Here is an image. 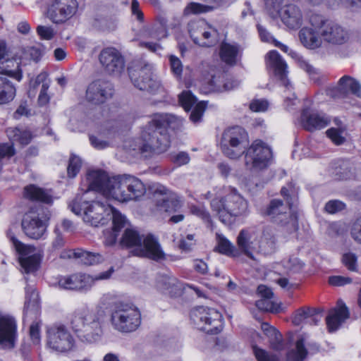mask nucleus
<instances>
[{"label": "nucleus", "instance_id": "nucleus-5", "mask_svg": "<svg viewBox=\"0 0 361 361\" xmlns=\"http://www.w3.org/2000/svg\"><path fill=\"white\" fill-rule=\"evenodd\" d=\"M121 245L123 247L133 248V252L136 256L156 261L164 258V253L157 239L151 234L141 236L137 231L127 228L121 238Z\"/></svg>", "mask_w": 361, "mask_h": 361}, {"label": "nucleus", "instance_id": "nucleus-3", "mask_svg": "<svg viewBox=\"0 0 361 361\" xmlns=\"http://www.w3.org/2000/svg\"><path fill=\"white\" fill-rule=\"evenodd\" d=\"M211 207L225 224L231 223V218L245 215L247 212V201L231 186L223 187L218 197L212 200Z\"/></svg>", "mask_w": 361, "mask_h": 361}, {"label": "nucleus", "instance_id": "nucleus-14", "mask_svg": "<svg viewBox=\"0 0 361 361\" xmlns=\"http://www.w3.org/2000/svg\"><path fill=\"white\" fill-rule=\"evenodd\" d=\"M113 180V176L109 177L108 174L102 169H89L86 173L85 179L83 183L87 188L85 189L83 195H87L90 191H95L106 199H112L113 188L110 182Z\"/></svg>", "mask_w": 361, "mask_h": 361}, {"label": "nucleus", "instance_id": "nucleus-24", "mask_svg": "<svg viewBox=\"0 0 361 361\" xmlns=\"http://www.w3.org/2000/svg\"><path fill=\"white\" fill-rule=\"evenodd\" d=\"M23 232L32 239L41 238L47 231V224L35 210L31 209L23 216L21 222Z\"/></svg>", "mask_w": 361, "mask_h": 361}, {"label": "nucleus", "instance_id": "nucleus-39", "mask_svg": "<svg viewBox=\"0 0 361 361\" xmlns=\"http://www.w3.org/2000/svg\"><path fill=\"white\" fill-rule=\"evenodd\" d=\"M2 73L18 80H22L23 73L20 68V59L18 58L7 59L1 63Z\"/></svg>", "mask_w": 361, "mask_h": 361}, {"label": "nucleus", "instance_id": "nucleus-64", "mask_svg": "<svg viewBox=\"0 0 361 361\" xmlns=\"http://www.w3.org/2000/svg\"><path fill=\"white\" fill-rule=\"evenodd\" d=\"M351 235L355 241L361 243V217L353 224L351 228Z\"/></svg>", "mask_w": 361, "mask_h": 361}, {"label": "nucleus", "instance_id": "nucleus-56", "mask_svg": "<svg viewBox=\"0 0 361 361\" xmlns=\"http://www.w3.org/2000/svg\"><path fill=\"white\" fill-rule=\"evenodd\" d=\"M257 307L263 311L276 312L278 307L276 304L271 300V298H261L256 302Z\"/></svg>", "mask_w": 361, "mask_h": 361}, {"label": "nucleus", "instance_id": "nucleus-32", "mask_svg": "<svg viewBox=\"0 0 361 361\" xmlns=\"http://www.w3.org/2000/svg\"><path fill=\"white\" fill-rule=\"evenodd\" d=\"M114 271V268L111 267L107 271L101 272L94 276L86 274H77V281H78L77 282V290H87L92 287L95 281L109 279Z\"/></svg>", "mask_w": 361, "mask_h": 361}, {"label": "nucleus", "instance_id": "nucleus-63", "mask_svg": "<svg viewBox=\"0 0 361 361\" xmlns=\"http://www.w3.org/2000/svg\"><path fill=\"white\" fill-rule=\"evenodd\" d=\"M269 106V102L265 99H254L250 104V109L255 112L265 111Z\"/></svg>", "mask_w": 361, "mask_h": 361}, {"label": "nucleus", "instance_id": "nucleus-16", "mask_svg": "<svg viewBox=\"0 0 361 361\" xmlns=\"http://www.w3.org/2000/svg\"><path fill=\"white\" fill-rule=\"evenodd\" d=\"M188 31L194 43L202 47H212L219 40L217 30L204 20L191 21Z\"/></svg>", "mask_w": 361, "mask_h": 361}, {"label": "nucleus", "instance_id": "nucleus-7", "mask_svg": "<svg viewBox=\"0 0 361 361\" xmlns=\"http://www.w3.org/2000/svg\"><path fill=\"white\" fill-rule=\"evenodd\" d=\"M281 192L287 204H285L281 200L274 199L271 201L266 214L270 216L273 222L285 227L286 231L291 233L298 229V217L292 209L293 202L290 197L288 190L283 187L281 188Z\"/></svg>", "mask_w": 361, "mask_h": 361}, {"label": "nucleus", "instance_id": "nucleus-12", "mask_svg": "<svg viewBox=\"0 0 361 361\" xmlns=\"http://www.w3.org/2000/svg\"><path fill=\"white\" fill-rule=\"evenodd\" d=\"M47 345L54 351L66 353L73 348L75 339L66 326L55 324L47 328Z\"/></svg>", "mask_w": 361, "mask_h": 361}, {"label": "nucleus", "instance_id": "nucleus-41", "mask_svg": "<svg viewBox=\"0 0 361 361\" xmlns=\"http://www.w3.org/2000/svg\"><path fill=\"white\" fill-rule=\"evenodd\" d=\"M261 329L264 335L269 338L273 349L278 351L283 349L282 335L275 327L270 326L268 323L264 322L261 324Z\"/></svg>", "mask_w": 361, "mask_h": 361}, {"label": "nucleus", "instance_id": "nucleus-50", "mask_svg": "<svg viewBox=\"0 0 361 361\" xmlns=\"http://www.w3.org/2000/svg\"><path fill=\"white\" fill-rule=\"evenodd\" d=\"M81 166V159L75 155H71L67 168L68 176L71 178H75L79 173Z\"/></svg>", "mask_w": 361, "mask_h": 361}, {"label": "nucleus", "instance_id": "nucleus-22", "mask_svg": "<svg viewBox=\"0 0 361 361\" xmlns=\"http://www.w3.org/2000/svg\"><path fill=\"white\" fill-rule=\"evenodd\" d=\"M18 338L17 322L9 314L0 315V349L14 348Z\"/></svg>", "mask_w": 361, "mask_h": 361}, {"label": "nucleus", "instance_id": "nucleus-19", "mask_svg": "<svg viewBox=\"0 0 361 361\" xmlns=\"http://www.w3.org/2000/svg\"><path fill=\"white\" fill-rule=\"evenodd\" d=\"M157 288L171 298L182 295L187 288L192 289L198 297H204L201 290L193 285L184 283L172 275H161L157 279Z\"/></svg>", "mask_w": 361, "mask_h": 361}, {"label": "nucleus", "instance_id": "nucleus-26", "mask_svg": "<svg viewBox=\"0 0 361 361\" xmlns=\"http://www.w3.org/2000/svg\"><path fill=\"white\" fill-rule=\"evenodd\" d=\"M114 93L111 83L102 80H97L91 82L86 90V99L94 104L105 102L111 98Z\"/></svg>", "mask_w": 361, "mask_h": 361}, {"label": "nucleus", "instance_id": "nucleus-33", "mask_svg": "<svg viewBox=\"0 0 361 361\" xmlns=\"http://www.w3.org/2000/svg\"><path fill=\"white\" fill-rule=\"evenodd\" d=\"M274 45L279 47L281 51L290 55L291 57L297 61L300 68L306 71L312 80H317V76L319 75L317 70L314 68L311 64H310L308 61H306L302 56H301L297 52L290 50L286 45L277 40H274Z\"/></svg>", "mask_w": 361, "mask_h": 361}, {"label": "nucleus", "instance_id": "nucleus-18", "mask_svg": "<svg viewBox=\"0 0 361 361\" xmlns=\"http://www.w3.org/2000/svg\"><path fill=\"white\" fill-rule=\"evenodd\" d=\"M129 75L134 86L140 90H146L152 94L161 92L164 90L160 81L153 74L150 65H145L137 71H129Z\"/></svg>", "mask_w": 361, "mask_h": 361}, {"label": "nucleus", "instance_id": "nucleus-6", "mask_svg": "<svg viewBox=\"0 0 361 361\" xmlns=\"http://www.w3.org/2000/svg\"><path fill=\"white\" fill-rule=\"evenodd\" d=\"M113 188L112 199L119 202L139 200L146 193V187L138 178L128 175L113 176L110 182Z\"/></svg>", "mask_w": 361, "mask_h": 361}, {"label": "nucleus", "instance_id": "nucleus-23", "mask_svg": "<svg viewBox=\"0 0 361 361\" xmlns=\"http://www.w3.org/2000/svg\"><path fill=\"white\" fill-rule=\"evenodd\" d=\"M99 61L106 71L113 75H120L125 68L123 56L113 47L106 48L101 51Z\"/></svg>", "mask_w": 361, "mask_h": 361}, {"label": "nucleus", "instance_id": "nucleus-52", "mask_svg": "<svg viewBox=\"0 0 361 361\" xmlns=\"http://www.w3.org/2000/svg\"><path fill=\"white\" fill-rule=\"evenodd\" d=\"M127 224V220L125 218V222L122 226L118 228H115L114 224H113V229L111 231H106L104 233V243L106 246L113 245L117 239L118 235V233L121 228H123Z\"/></svg>", "mask_w": 361, "mask_h": 361}, {"label": "nucleus", "instance_id": "nucleus-4", "mask_svg": "<svg viewBox=\"0 0 361 361\" xmlns=\"http://www.w3.org/2000/svg\"><path fill=\"white\" fill-rule=\"evenodd\" d=\"M104 311L102 313L78 310L71 319V326L78 338L84 343H96L103 336Z\"/></svg>", "mask_w": 361, "mask_h": 361}, {"label": "nucleus", "instance_id": "nucleus-47", "mask_svg": "<svg viewBox=\"0 0 361 361\" xmlns=\"http://www.w3.org/2000/svg\"><path fill=\"white\" fill-rule=\"evenodd\" d=\"M78 259L87 265H93L104 261V257L99 253L91 252L80 249Z\"/></svg>", "mask_w": 361, "mask_h": 361}, {"label": "nucleus", "instance_id": "nucleus-54", "mask_svg": "<svg viewBox=\"0 0 361 361\" xmlns=\"http://www.w3.org/2000/svg\"><path fill=\"white\" fill-rule=\"evenodd\" d=\"M116 296L112 293H106L104 294L97 305V312H99L100 313L104 311V315L105 314V310L108 309L115 301Z\"/></svg>", "mask_w": 361, "mask_h": 361}, {"label": "nucleus", "instance_id": "nucleus-27", "mask_svg": "<svg viewBox=\"0 0 361 361\" xmlns=\"http://www.w3.org/2000/svg\"><path fill=\"white\" fill-rule=\"evenodd\" d=\"M178 100L181 106L186 111L194 107L190 116V119L192 123H197L201 121L207 106L204 102H197L196 97L190 90L183 91L179 94Z\"/></svg>", "mask_w": 361, "mask_h": 361}, {"label": "nucleus", "instance_id": "nucleus-30", "mask_svg": "<svg viewBox=\"0 0 361 361\" xmlns=\"http://www.w3.org/2000/svg\"><path fill=\"white\" fill-rule=\"evenodd\" d=\"M349 317V311L344 302L338 300L334 308L331 309L326 317V324L330 332L339 329L343 322Z\"/></svg>", "mask_w": 361, "mask_h": 361}, {"label": "nucleus", "instance_id": "nucleus-21", "mask_svg": "<svg viewBox=\"0 0 361 361\" xmlns=\"http://www.w3.org/2000/svg\"><path fill=\"white\" fill-rule=\"evenodd\" d=\"M78 8L76 0H54L48 10V16L54 23H63L75 15Z\"/></svg>", "mask_w": 361, "mask_h": 361}, {"label": "nucleus", "instance_id": "nucleus-51", "mask_svg": "<svg viewBox=\"0 0 361 361\" xmlns=\"http://www.w3.org/2000/svg\"><path fill=\"white\" fill-rule=\"evenodd\" d=\"M328 137L336 145L343 144L345 140V130L340 128H331L326 131Z\"/></svg>", "mask_w": 361, "mask_h": 361}, {"label": "nucleus", "instance_id": "nucleus-17", "mask_svg": "<svg viewBox=\"0 0 361 361\" xmlns=\"http://www.w3.org/2000/svg\"><path fill=\"white\" fill-rule=\"evenodd\" d=\"M154 192L155 197L154 213L176 212L183 206L182 198L164 185H156Z\"/></svg>", "mask_w": 361, "mask_h": 361}, {"label": "nucleus", "instance_id": "nucleus-37", "mask_svg": "<svg viewBox=\"0 0 361 361\" xmlns=\"http://www.w3.org/2000/svg\"><path fill=\"white\" fill-rule=\"evenodd\" d=\"M321 37L313 27H304L299 32L301 43L310 49H315L322 45Z\"/></svg>", "mask_w": 361, "mask_h": 361}, {"label": "nucleus", "instance_id": "nucleus-40", "mask_svg": "<svg viewBox=\"0 0 361 361\" xmlns=\"http://www.w3.org/2000/svg\"><path fill=\"white\" fill-rule=\"evenodd\" d=\"M6 135L11 141L21 145L29 144L33 137L31 132L24 127L8 128Z\"/></svg>", "mask_w": 361, "mask_h": 361}, {"label": "nucleus", "instance_id": "nucleus-35", "mask_svg": "<svg viewBox=\"0 0 361 361\" xmlns=\"http://www.w3.org/2000/svg\"><path fill=\"white\" fill-rule=\"evenodd\" d=\"M141 37L144 39L160 40L167 36V23L164 18L152 25L147 26L141 30Z\"/></svg>", "mask_w": 361, "mask_h": 361}, {"label": "nucleus", "instance_id": "nucleus-9", "mask_svg": "<svg viewBox=\"0 0 361 361\" xmlns=\"http://www.w3.org/2000/svg\"><path fill=\"white\" fill-rule=\"evenodd\" d=\"M267 65L268 68L273 72L274 76L284 86L286 89L283 95L284 104L288 110H291L293 106L298 103V99L292 92L293 87L287 78L286 63L281 59L278 51L273 50L267 54Z\"/></svg>", "mask_w": 361, "mask_h": 361}, {"label": "nucleus", "instance_id": "nucleus-34", "mask_svg": "<svg viewBox=\"0 0 361 361\" xmlns=\"http://www.w3.org/2000/svg\"><path fill=\"white\" fill-rule=\"evenodd\" d=\"M23 312L26 317H36L39 314V295L33 286H27L25 287V300Z\"/></svg>", "mask_w": 361, "mask_h": 361}, {"label": "nucleus", "instance_id": "nucleus-2", "mask_svg": "<svg viewBox=\"0 0 361 361\" xmlns=\"http://www.w3.org/2000/svg\"><path fill=\"white\" fill-rule=\"evenodd\" d=\"M70 209L76 215L82 216L83 221L92 226H103L112 219L115 228L125 222V216L110 204L99 201H88L85 195H78L68 204Z\"/></svg>", "mask_w": 361, "mask_h": 361}, {"label": "nucleus", "instance_id": "nucleus-62", "mask_svg": "<svg viewBox=\"0 0 361 361\" xmlns=\"http://www.w3.org/2000/svg\"><path fill=\"white\" fill-rule=\"evenodd\" d=\"M37 32L40 39L44 40H50L54 35V31L51 27L39 25L37 27Z\"/></svg>", "mask_w": 361, "mask_h": 361}, {"label": "nucleus", "instance_id": "nucleus-57", "mask_svg": "<svg viewBox=\"0 0 361 361\" xmlns=\"http://www.w3.org/2000/svg\"><path fill=\"white\" fill-rule=\"evenodd\" d=\"M135 117L133 113H122L120 114L117 118L115 120V125L116 128L126 126L133 123Z\"/></svg>", "mask_w": 361, "mask_h": 361}, {"label": "nucleus", "instance_id": "nucleus-1", "mask_svg": "<svg viewBox=\"0 0 361 361\" xmlns=\"http://www.w3.org/2000/svg\"><path fill=\"white\" fill-rule=\"evenodd\" d=\"M183 123L182 118L173 114H153L147 124L142 128L140 136L130 145V149L144 157L166 152L171 143L167 128L178 129Z\"/></svg>", "mask_w": 361, "mask_h": 361}, {"label": "nucleus", "instance_id": "nucleus-13", "mask_svg": "<svg viewBox=\"0 0 361 361\" xmlns=\"http://www.w3.org/2000/svg\"><path fill=\"white\" fill-rule=\"evenodd\" d=\"M18 254V259L22 270L25 274H34L39 268L42 255L35 247L22 243L15 237L11 238Z\"/></svg>", "mask_w": 361, "mask_h": 361}, {"label": "nucleus", "instance_id": "nucleus-38", "mask_svg": "<svg viewBox=\"0 0 361 361\" xmlns=\"http://www.w3.org/2000/svg\"><path fill=\"white\" fill-rule=\"evenodd\" d=\"M23 195L25 197L30 200L46 204L51 203L53 200L51 195L48 191L34 184L25 186Z\"/></svg>", "mask_w": 361, "mask_h": 361}, {"label": "nucleus", "instance_id": "nucleus-53", "mask_svg": "<svg viewBox=\"0 0 361 361\" xmlns=\"http://www.w3.org/2000/svg\"><path fill=\"white\" fill-rule=\"evenodd\" d=\"M169 66L172 74L177 78L180 79L182 76L183 66L179 58L174 55L169 56Z\"/></svg>", "mask_w": 361, "mask_h": 361}, {"label": "nucleus", "instance_id": "nucleus-60", "mask_svg": "<svg viewBox=\"0 0 361 361\" xmlns=\"http://www.w3.org/2000/svg\"><path fill=\"white\" fill-rule=\"evenodd\" d=\"M15 154V149L13 145L11 143H1L0 144V160L4 162V159H8L13 156Z\"/></svg>", "mask_w": 361, "mask_h": 361}, {"label": "nucleus", "instance_id": "nucleus-28", "mask_svg": "<svg viewBox=\"0 0 361 361\" xmlns=\"http://www.w3.org/2000/svg\"><path fill=\"white\" fill-rule=\"evenodd\" d=\"M261 232L254 228L242 230L237 238L239 248L248 257L252 258L253 253L259 250V239Z\"/></svg>", "mask_w": 361, "mask_h": 361}, {"label": "nucleus", "instance_id": "nucleus-10", "mask_svg": "<svg viewBox=\"0 0 361 361\" xmlns=\"http://www.w3.org/2000/svg\"><path fill=\"white\" fill-rule=\"evenodd\" d=\"M249 144L248 135L241 127L227 128L223 133L221 147L225 156L235 159L241 157Z\"/></svg>", "mask_w": 361, "mask_h": 361}, {"label": "nucleus", "instance_id": "nucleus-46", "mask_svg": "<svg viewBox=\"0 0 361 361\" xmlns=\"http://www.w3.org/2000/svg\"><path fill=\"white\" fill-rule=\"evenodd\" d=\"M307 355L305 347L303 338H299L295 343V349L291 350L287 353L288 361H303Z\"/></svg>", "mask_w": 361, "mask_h": 361}, {"label": "nucleus", "instance_id": "nucleus-61", "mask_svg": "<svg viewBox=\"0 0 361 361\" xmlns=\"http://www.w3.org/2000/svg\"><path fill=\"white\" fill-rule=\"evenodd\" d=\"M345 204L339 200H330L325 205V211L329 214H335L345 209Z\"/></svg>", "mask_w": 361, "mask_h": 361}, {"label": "nucleus", "instance_id": "nucleus-44", "mask_svg": "<svg viewBox=\"0 0 361 361\" xmlns=\"http://www.w3.org/2000/svg\"><path fill=\"white\" fill-rule=\"evenodd\" d=\"M281 265L285 273L294 274L302 271L305 267V263L296 255H293L284 258L281 262Z\"/></svg>", "mask_w": 361, "mask_h": 361}, {"label": "nucleus", "instance_id": "nucleus-29", "mask_svg": "<svg viewBox=\"0 0 361 361\" xmlns=\"http://www.w3.org/2000/svg\"><path fill=\"white\" fill-rule=\"evenodd\" d=\"M329 118L323 113L304 109L301 114L300 123L302 126L312 131L325 128L329 123Z\"/></svg>", "mask_w": 361, "mask_h": 361}, {"label": "nucleus", "instance_id": "nucleus-59", "mask_svg": "<svg viewBox=\"0 0 361 361\" xmlns=\"http://www.w3.org/2000/svg\"><path fill=\"white\" fill-rule=\"evenodd\" d=\"M41 323L34 322L30 327V337L34 345H38L41 341L40 336Z\"/></svg>", "mask_w": 361, "mask_h": 361}, {"label": "nucleus", "instance_id": "nucleus-31", "mask_svg": "<svg viewBox=\"0 0 361 361\" xmlns=\"http://www.w3.org/2000/svg\"><path fill=\"white\" fill-rule=\"evenodd\" d=\"M321 320V315L316 310L310 307H302L295 312L292 322L295 326L317 325Z\"/></svg>", "mask_w": 361, "mask_h": 361}, {"label": "nucleus", "instance_id": "nucleus-43", "mask_svg": "<svg viewBox=\"0 0 361 361\" xmlns=\"http://www.w3.org/2000/svg\"><path fill=\"white\" fill-rule=\"evenodd\" d=\"M16 94V87L6 78L0 76V104L11 102Z\"/></svg>", "mask_w": 361, "mask_h": 361}, {"label": "nucleus", "instance_id": "nucleus-49", "mask_svg": "<svg viewBox=\"0 0 361 361\" xmlns=\"http://www.w3.org/2000/svg\"><path fill=\"white\" fill-rule=\"evenodd\" d=\"M77 274L70 276H60L58 286L60 288L66 290H77Z\"/></svg>", "mask_w": 361, "mask_h": 361}, {"label": "nucleus", "instance_id": "nucleus-42", "mask_svg": "<svg viewBox=\"0 0 361 361\" xmlns=\"http://www.w3.org/2000/svg\"><path fill=\"white\" fill-rule=\"evenodd\" d=\"M47 75L44 73L39 74L35 80L30 81V86L33 89L42 83L39 94L38 97V103L41 106L46 105L49 102L50 97L48 94L49 82L47 81Z\"/></svg>", "mask_w": 361, "mask_h": 361}, {"label": "nucleus", "instance_id": "nucleus-48", "mask_svg": "<svg viewBox=\"0 0 361 361\" xmlns=\"http://www.w3.org/2000/svg\"><path fill=\"white\" fill-rule=\"evenodd\" d=\"M217 245L216 249L221 254L232 255L235 250L233 244L222 234L216 233Z\"/></svg>", "mask_w": 361, "mask_h": 361}, {"label": "nucleus", "instance_id": "nucleus-15", "mask_svg": "<svg viewBox=\"0 0 361 361\" xmlns=\"http://www.w3.org/2000/svg\"><path fill=\"white\" fill-rule=\"evenodd\" d=\"M245 154V163L247 168L262 169L270 163L272 152L270 147L261 140H255Z\"/></svg>", "mask_w": 361, "mask_h": 361}, {"label": "nucleus", "instance_id": "nucleus-11", "mask_svg": "<svg viewBox=\"0 0 361 361\" xmlns=\"http://www.w3.org/2000/svg\"><path fill=\"white\" fill-rule=\"evenodd\" d=\"M190 319L197 329L208 334H217L223 328L222 315L214 308L195 307L190 312Z\"/></svg>", "mask_w": 361, "mask_h": 361}, {"label": "nucleus", "instance_id": "nucleus-55", "mask_svg": "<svg viewBox=\"0 0 361 361\" xmlns=\"http://www.w3.org/2000/svg\"><path fill=\"white\" fill-rule=\"evenodd\" d=\"M342 262L347 269L351 271H357V257L353 252L343 254Z\"/></svg>", "mask_w": 361, "mask_h": 361}, {"label": "nucleus", "instance_id": "nucleus-25", "mask_svg": "<svg viewBox=\"0 0 361 361\" xmlns=\"http://www.w3.org/2000/svg\"><path fill=\"white\" fill-rule=\"evenodd\" d=\"M320 35L323 40L333 45H342L350 39L349 31L340 24L329 20L323 25Z\"/></svg>", "mask_w": 361, "mask_h": 361}, {"label": "nucleus", "instance_id": "nucleus-8", "mask_svg": "<svg viewBox=\"0 0 361 361\" xmlns=\"http://www.w3.org/2000/svg\"><path fill=\"white\" fill-rule=\"evenodd\" d=\"M111 324L114 329L121 333L135 331L141 324V314L133 303L120 302L112 310Z\"/></svg>", "mask_w": 361, "mask_h": 361}, {"label": "nucleus", "instance_id": "nucleus-20", "mask_svg": "<svg viewBox=\"0 0 361 361\" xmlns=\"http://www.w3.org/2000/svg\"><path fill=\"white\" fill-rule=\"evenodd\" d=\"M326 93L334 100L346 99L350 94L361 98V85L355 79L344 75L340 78L337 86H329Z\"/></svg>", "mask_w": 361, "mask_h": 361}, {"label": "nucleus", "instance_id": "nucleus-36", "mask_svg": "<svg viewBox=\"0 0 361 361\" xmlns=\"http://www.w3.org/2000/svg\"><path fill=\"white\" fill-rule=\"evenodd\" d=\"M241 49L236 43H222L220 49V57L226 64L235 65L241 56Z\"/></svg>", "mask_w": 361, "mask_h": 361}, {"label": "nucleus", "instance_id": "nucleus-45", "mask_svg": "<svg viewBox=\"0 0 361 361\" xmlns=\"http://www.w3.org/2000/svg\"><path fill=\"white\" fill-rule=\"evenodd\" d=\"M259 250L257 253L268 255L272 253L276 249V240L274 236L269 233H262L259 239Z\"/></svg>", "mask_w": 361, "mask_h": 361}, {"label": "nucleus", "instance_id": "nucleus-58", "mask_svg": "<svg viewBox=\"0 0 361 361\" xmlns=\"http://www.w3.org/2000/svg\"><path fill=\"white\" fill-rule=\"evenodd\" d=\"M252 349L257 361H279L276 356L270 355L264 350L259 348L255 345L252 347Z\"/></svg>", "mask_w": 361, "mask_h": 361}]
</instances>
